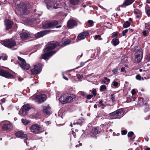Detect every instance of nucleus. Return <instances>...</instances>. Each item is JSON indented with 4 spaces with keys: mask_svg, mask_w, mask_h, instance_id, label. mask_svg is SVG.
Masks as SVG:
<instances>
[{
    "mask_svg": "<svg viewBox=\"0 0 150 150\" xmlns=\"http://www.w3.org/2000/svg\"><path fill=\"white\" fill-rule=\"evenodd\" d=\"M18 58L19 60L18 62V63L21 67L23 69H29L30 67L29 64L26 63L25 60L20 57H18Z\"/></svg>",
    "mask_w": 150,
    "mask_h": 150,
    "instance_id": "obj_6",
    "label": "nucleus"
},
{
    "mask_svg": "<svg viewBox=\"0 0 150 150\" xmlns=\"http://www.w3.org/2000/svg\"><path fill=\"white\" fill-rule=\"evenodd\" d=\"M143 110L145 112L149 111L150 108L147 103H145V104L143 105Z\"/></svg>",
    "mask_w": 150,
    "mask_h": 150,
    "instance_id": "obj_26",
    "label": "nucleus"
},
{
    "mask_svg": "<svg viewBox=\"0 0 150 150\" xmlns=\"http://www.w3.org/2000/svg\"><path fill=\"white\" fill-rule=\"evenodd\" d=\"M98 6L101 9H103V10H106V8H104L102 6H101V5L100 4H98Z\"/></svg>",
    "mask_w": 150,
    "mask_h": 150,
    "instance_id": "obj_52",
    "label": "nucleus"
},
{
    "mask_svg": "<svg viewBox=\"0 0 150 150\" xmlns=\"http://www.w3.org/2000/svg\"><path fill=\"white\" fill-rule=\"evenodd\" d=\"M134 135V133L132 132H129L127 134L128 137H132Z\"/></svg>",
    "mask_w": 150,
    "mask_h": 150,
    "instance_id": "obj_41",
    "label": "nucleus"
},
{
    "mask_svg": "<svg viewBox=\"0 0 150 150\" xmlns=\"http://www.w3.org/2000/svg\"><path fill=\"white\" fill-rule=\"evenodd\" d=\"M141 76L139 75H137L136 76V79L140 80L141 79Z\"/></svg>",
    "mask_w": 150,
    "mask_h": 150,
    "instance_id": "obj_49",
    "label": "nucleus"
},
{
    "mask_svg": "<svg viewBox=\"0 0 150 150\" xmlns=\"http://www.w3.org/2000/svg\"><path fill=\"white\" fill-rule=\"evenodd\" d=\"M92 93L93 94L94 96H95L96 94V91L95 89L93 90L92 91Z\"/></svg>",
    "mask_w": 150,
    "mask_h": 150,
    "instance_id": "obj_46",
    "label": "nucleus"
},
{
    "mask_svg": "<svg viewBox=\"0 0 150 150\" xmlns=\"http://www.w3.org/2000/svg\"><path fill=\"white\" fill-rule=\"evenodd\" d=\"M77 22L74 20H70L67 22L68 27L70 28H72L77 25Z\"/></svg>",
    "mask_w": 150,
    "mask_h": 150,
    "instance_id": "obj_14",
    "label": "nucleus"
},
{
    "mask_svg": "<svg viewBox=\"0 0 150 150\" xmlns=\"http://www.w3.org/2000/svg\"><path fill=\"white\" fill-rule=\"evenodd\" d=\"M127 131L125 130H124L121 131L122 134V135H125L127 133Z\"/></svg>",
    "mask_w": 150,
    "mask_h": 150,
    "instance_id": "obj_51",
    "label": "nucleus"
},
{
    "mask_svg": "<svg viewBox=\"0 0 150 150\" xmlns=\"http://www.w3.org/2000/svg\"><path fill=\"white\" fill-rule=\"evenodd\" d=\"M104 79V80L102 81V82L103 83H105L106 81L109 82L110 81V79L108 78L107 77H105Z\"/></svg>",
    "mask_w": 150,
    "mask_h": 150,
    "instance_id": "obj_37",
    "label": "nucleus"
},
{
    "mask_svg": "<svg viewBox=\"0 0 150 150\" xmlns=\"http://www.w3.org/2000/svg\"><path fill=\"white\" fill-rule=\"evenodd\" d=\"M83 122V119L82 118H81V119L78 120L76 123H74L73 125H75L76 124L77 125H79L81 126Z\"/></svg>",
    "mask_w": 150,
    "mask_h": 150,
    "instance_id": "obj_29",
    "label": "nucleus"
},
{
    "mask_svg": "<svg viewBox=\"0 0 150 150\" xmlns=\"http://www.w3.org/2000/svg\"><path fill=\"white\" fill-rule=\"evenodd\" d=\"M84 63L83 62H81L80 63V65H81V67H82L84 65Z\"/></svg>",
    "mask_w": 150,
    "mask_h": 150,
    "instance_id": "obj_60",
    "label": "nucleus"
},
{
    "mask_svg": "<svg viewBox=\"0 0 150 150\" xmlns=\"http://www.w3.org/2000/svg\"><path fill=\"white\" fill-rule=\"evenodd\" d=\"M131 93L132 95H135L136 94L135 90L134 89H133L131 91Z\"/></svg>",
    "mask_w": 150,
    "mask_h": 150,
    "instance_id": "obj_50",
    "label": "nucleus"
},
{
    "mask_svg": "<svg viewBox=\"0 0 150 150\" xmlns=\"http://www.w3.org/2000/svg\"><path fill=\"white\" fill-rule=\"evenodd\" d=\"M98 133V130L96 128H93L91 132V136L94 137Z\"/></svg>",
    "mask_w": 150,
    "mask_h": 150,
    "instance_id": "obj_24",
    "label": "nucleus"
},
{
    "mask_svg": "<svg viewBox=\"0 0 150 150\" xmlns=\"http://www.w3.org/2000/svg\"><path fill=\"white\" fill-rule=\"evenodd\" d=\"M71 42V41L69 40L65 41L62 45H61L62 46H64L67 45L69 44Z\"/></svg>",
    "mask_w": 150,
    "mask_h": 150,
    "instance_id": "obj_35",
    "label": "nucleus"
},
{
    "mask_svg": "<svg viewBox=\"0 0 150 150\" xmlns=\"http://www.w3.org/2000/svg\"><path fill=\"white\" fill-rule=\"evenodd\" d=\"M0 75L8 79L14 78V76L7 71L0 69Z\"/></svg>",
    "mask_w": 150,
    "mask_h": 150,
    "instance_id": "obj_9",
    "label": "nucleus"
},
{
    "mask_svg": "<svg viewBox=\"0 0 150 150\" xmlns=\"http://www.w3.org/2000/svg\"><path fill=\"white\" fill-rule=\"evenodd\" d=\"M145 150H150V148L147 147L145 149Z\"/></svg>",
    "mask_w": 150,
    "mask_h": 150,
    "instance_id": "obj_64",
    "label": "nucleus"
},
{
    "mask_svg": "<svg viewBox=\"0 0 150 150\" xmlns=\"http://www.w3.org/2000/svg\"><path fill=\"white\" fill-rule=\"evenodd\" d=\"M43 111L47 115H50L51 114L50 108L48 106L44 107H43Z\"/></svg>",
    "mask_w": 150,
    "mask_h": 150,
    "instance_id": "obj_23",
    "label": "nucleus"
},
{
    "mask_svg": "<svg viewBox=\"0 0 150 150\" xmlns=\"http://www.w3.org/2000/svg\"><path fill=\"white\" fill-rule=\"evenodd\" d=\"M136 54H143V52L141 48L139 46H136L135 47Z\"/></svg>",
    "mask_w": 150,
    "mask_h": 150,
    "instance_id": "obj_25",
    "label": "nucleus"
},
{
    "mask_svg": "<svg viewBox=\"0 0 150 150\" xmlns=\"http://www.w3.org/2000/svg\"><path fill=\"white\" fill-rule=\"evenodd\" d=\"M16 136L18 137H20L22 138H26L27 135L26 134L23 133L21 131H19L16 133Z\"/></svg>",
    "mask_w": 150,
    "mask_h": 150,
    "instance_id": "obj_22",
    "label": "nucleus"
},
{
    "mask_svg": "<svg viewBox=\"0 0 150 150\" xmlns=\"http://www.w3.org/2000/svg\"><path fill=\"white\" fill-rule=\"evenodd\" d=\"M112 43L114 46H115L119 44V40L116 38H114L112 41Z\"/></svg>",
    "mask_w": 150,
    "mask_h": 150,
    "instance_id": "obj_27",
    "label": "nucleus"
},
{
    "mask_svg": "<svg viewBox=\"0 0 150 150\" xmlns=\"http://www.w3.org/2000/svg\"><path fill=\"white\" fill-rule=\"evenodd\" d=\"M4 22L6 26V30H8L10 29L13 24V21L8 19H6L4 20Z\"/></svg>",
    "mask_w": 150,
    "mask_h": 150,
    "instance_id": "obj_18",
    "label": "nucleus"
},
{
    "mask_svg": "<svg viewBox=\"0 0 150 150\" xmlns=\"http://www.w3.org/2000/svg\"><path fill=\"white\" fill-rule=\"evenodd\" d=\"M7 56L6 55L2 54L0 56V59H2L3 60H5L7 59Z\"/></svg>",
    "mask_w": 150,
    "mask_h": 150,
    "instance_id": "obj_31",
    "label": "nucleus"
},
{
    "mask_svg": "<svg viewBox=\"0 0 150 150\" xmlns=\"http://www.w3.org/2000/svg\"><path fill=\"white\" fill-rule=\"evenodd\" d=\"M1 101L3 103H4L5 102V99H2L1 100Z\"/></svg>",
    "mask_w": 150,
    "mask_h": 150,
    "instance_id": "obj_58",
    "label": "nucleus"
},
{
    "mask_svg": "<svg viewBox=\"0 0 150 150\" xmlns=\"http://www.w3.org/2000/svg\"><path fill=\"white\" fill-rule=\"evenodd\" d=\"M93 96L91 95H88L87 96L86 98L88 99H91L92 97Z\"/></svg>",
    "mask_w": 150,
    "mask_h": 150,
    "instance_id": "obj_48",
    "label": "nucleus"
},
{
    "mask_svg": "<svg viewBox=\"0 0 150 150\" xmlns=\"http://www.w3.org/2000/svg\"><path fill=\"white\" fill-rule=\"evenodd\" d=\"M147 58L149 59H150V53L147 56Z\"/></svg>",
    "mask_w": 150,
    "mask_h": 150,
    "instance_id": "obj_61",
    "label": "nucleus"
},
{
    "mask_svg": "<svg viewBox=\"0 0 150 150\" xmlns=\"http://www.w3.org/2000/svg\"><path fill=\"white\" fill-rule=\"evenodd\" d=\"M82 55H83V54H81V55H80V56H78L77 57V58L78 59H79L82 56Z\"/></svg>",
    "mask_w": 150,
    "mask_h": 150,
    "instance_id": "obj_59",
    "label": "nucleus"
},
{
    "mask_svg": "<svg viewBox=\"0 0 150 150\" xmlns=\"http://www.w3.org/2000/svg\"><path fill=\"white\" fill-rule=\"evenodd\" d=\"M46 3L47 4V6L48 9H50L51 8L56 9L59 8V7H56L55 6L56 4V3L55 1L54 2L52 1H48L47 3V2Z\"/></svg>",
    "mask_w": 150,
    "mask_h": 150,
    "instance_id": "obj_15",
    "label": "nucleus"
},
{
    "mask_svg": "<svg viewBox=\"0 0 150 150\" xmlns=\"http://www.w3.org/2000/svg\"><path fill=\"white\" fill-rule=\"evenodd\" d=\"M89 35V33L88 32L85 31L80 33L78 35L77 38L79 40H81L84 39Z\"/></svg>",
    "mask_w": 150,
    "mask_h": 150,
    "instance_id": "obj_16",
    "label": "nucleus"
},
{
    "mask_svg": "<svg viewBox=\"0 0 150 150\" xmlns=\"http://www.w3.org/2000/svg\"><path fill=\"white\" fill-rule=\"evenodd\" d=\"M34 68L31 70V73L34 74H39L41 71V64H39L34 66Z\"/></svg>",
    "mask_w": 150,
    "mask_h": 150,
    "instance_id": "obj_10",
    "label": "nucleus"
},
{
    "mask_svg": "<svg viewBox=\"0 0 150 150\" xmlns=\"http://www.w3.org/2000/svg\"><path fill=\"white\" fill-rule=\"evenodd\" d=\"M145 139L147 142H148L149 140V139L148 138H145Z\"/></svg>",
    "mask_w": 150,
    "mask_h": 150,
    "instance_id": "obj_63",
    "label": "nucleus"
},
{
    "mask_svg": "<svg viewBox=\"0 0 150 150\" xmlns=\"http://www.w3.org/2000/svg\"><path fill=\"white\" fill-rule=\"evenodd\" d=\"M32 108V106L31 105L27 104L22 106L21 111L22 112L23 115H25L27 114L28 112Z\"/></svg>",
    "mask_w": 150,
    "mask_h": 150,
    "instance_id": "obj_11",
    "label": "nucleus"
},
{
    "mask_svg": "<svg viewBox=\"0 0 150 150\" xmlns=\"http://www.w3.org/2000/svg\"><path fill=\"white\" fill-rule=\"evenodd\" d=\"M21 121H22V122L25 125H26L29 123V122H28V121L26 120V119H22L21 120Z\"/></svg>",
    "mask_w": 150,
    "mask_h": 150,
    "instance_id": "obj_39",
    "label": "nucleus"
},
{
    "mask_svg": "<svg viewBox=\"0 0 150 150\" xmlns=\"http://www.w3.org/2000/svg\"><path fill=\"white\" fill-rule=\"evenodd\" d=\"M72 134L74 138H76V135L75 132H73Z\"/></svg>",
    "mask_w": 150,
    "mask_h": 150,
    "instance_id": "obj_55",
    "label": "nucleus"
},
{
    "mask_svg": "<svg viewBox=\"0 0 150 150\" xmlns=\"http://www.w3.org/2000/svg\"><path fill=\"white\" fill-rule=\"evenodd\" d=\"M145 25V28L150 31V22L146 23Z\"/></svg>",
    "mask_w": 150,
    "mask_h": 150,
    "instance_id": "obj_34",
    "label": "nucleus"
},
{
    "mask_svg": "<svg viewBox=\"0 0 150 150\" xmlns=\"http://www.w3.org/2000/svg\"><path fill=\"white\" fill-rule=\"evenodd\" d=\"M111 99L112 100V101H113L115 99V98L114 96H112L111 97Z\"/></svg>",
    "mask_w": 150,
    "mask_h": 150,
    "instance_id": "obj_62",
    "label": "nucleus"
},
{
    "mask_svg": "<svg viewBox=\"0 0 150 150\" xmlns=\"http://www.w3.org/2000/svg\"><path fill=\"white\" fill-rule=\"evenodd\" d=\"M117 34L116 33L114 34L112 36L113 37H115L117 38Z\"/></svg>",
    "mask_w": 150,
    "mask_h": 150,
    "instance_id": "obj_57",
    "label": "nucleus"
},
{
    "mask_svg": "<svg viewBox=\"0 0 150 150\" xmlns=\"http://www.w3.org/2000/svg\"><path fill=\"white\" fill-rule=\"evenodd\" d=\"M125 71V68L124 67H122L121 69V72H124Z\"/></svg>",
    "mask_w": 150,
    "mask_h": 150,
    "instance_id": "obj_54",
    "label": "nucleus"
},
{
    "mask_svg": "<svg viewBox=\"0 0 150 150\" xmlns=\"http://www.w3.org/2000/svg\"><path fill=\"white\" fill-rule=\"evenodd\" d=\"M63 78H64V79L65 80H68V78H67V77H65L64 76V75L63 74Z\"/></svg>",
    "mask_w": 150,
    "mask_h": 150,
    "instance_id": "obj_56",
    "label": "nucleus"
},
{
    "mask_svg": "<svg viewBox=\"0 0 150 150\" xmlns=\"http://www.w3.org/2000/svg\"><path fill=\"white\" fill-rule=\"evenodd\" d=\"M90 26H92L93 25V22L91 20H89L87 21Z\"/></svg>",
    "mask_w": 150,
    "mask_h": 150,
    "instance_id": "obj_40",
    "label": "nucleus"
},
{
    "mask_svg": "<svg viewBox=\"0 0 150 150\" xmlns=\"http://www.w3.org/2000/svg\"><path fill=\"white\" fill-rule=\"evenodd\" d=\"M49 33L50 31L48 30H44L38 32L35 35V36L36 38H38L42 37L47 34H48Z\"/></svg>",
    "mask_w": 150,
    "mask_h": 150,
    "instance_id": "obj_17",
    "label": "nucleus"
},
{
    "mask_svg": "<svg viewBox=\"0 0 150 150\" xmlns=\"http://www.w3.org/2000/svg\"><path fill=\"white\" fill-rule=\"evenodd\" d=\"M94 39L95 40L98 39L99 40H101L102 39L100 36L98 35H96L94 37Z\"/></svg>",
    "mask_w": 150,
    "mask_h": 150,
    "instance_id": "obj_36",
    "label": "nucleus"
},
{
    "mask_svg": "<svg viewBox=\"0 0 150 150\" xmlns=\"http://www.w3.org/2000/svg\"><path fill=\"white\" fill-rule=\"evenodd\" d=\"M142 34L144 37H146L147 35V33L146 30H144L142 32Z\"/></svg>",
    "mask_w": 150,
    "mask_h": 150,
    "instance_id": "obj_47",
    "label": "nucleus"
},
{
    "mask_svg": "<svg viewBox=\"0 0 150 150\" xmlns=\"http://www.w3.org/2000/svg\"><path fill=\"white\" fill-rule=\"evenodd\" d=\"M58 24V21H52L47 22L43 24V27L44 28H49L55 27L57 28L62 27L61 25L55 26Z\"/></svg>",
    "mask_w": 150,
    "mask_h": 150,
    "instance_id": "obj_5",
    "label": "nucleus"
},
{
    "mask_svg": "<svg viewBox=\"0 0 150 150\" xmlns=\"http://www.w3.org/2000/svg\"><path fill=\"white\" fill-rule=\"evenodd\" d=\"M143 54H136L134 62L135 63H138L140 62L142 57Z\"/></svg>",
    "mask_w": 150,
    "mask_h": 150,
    "instance_id": "obj_21",
    "label": "nucleus"
},
{
    "mask_svg": "<svg viewBox=\"0 0 150 150\" xmlns=\"http://www.w3.org/2000/svg\"><path fill=\"white\" fill-rule=\"evenodd\" d=\"M128 31V29H126L122 31V34L123 36H125V35L126 33H127Z\"/></svg>",
    "mask_w": 150,
    "mask_h": 150,
    "instance_id": "obj_43",
    "label": "nucleus"
},
{
    "mask_svg": "<svg viewBox=\"0 0 150 150\" xmlns=\"http://www.w3.org/2000/svg\"><path fill=\"white\" fill-rule=\"evenodd\" d=\"M18 10L22 13L26 15L29 13L28 5H26L25 4L22 2L18 4Z\"/></svg>",
    "mask_w": 150,
    "mask_h": 150,
    "instance_id": "obj_4",
    "label": "nucleus"
},
{
    "mask_svg": "<svg viewBox=\"0 0 150 150\" xmlns=\"http://www.w3.org/2000/svg\"><path fill=\"white\" fill-rule=\"evenodd\" d=\"M21 38L24 40H26L32 38L33 34H30L27 33H23L20 34Z\"/></svg>",
    "mask_w": 150,
    "mask_h": 150,
    "instance_id": "obj_13",
    "label": "nucleus"
},
{
    "mask_svg": "<svg viewBox=\"0 0 150 150\" xmlns=\"http://www.w3.org/2000/svg\"><path fill=\"white\" fill-rule=\"evenodd\" d=\"M99 104H100V106H101V108L103 109L104 108V107L106 106L105 103H103V101L102 100L100 101L99 102Z\"/></svg>",
    "mask_w": 150,
    "mask_h": 150,
    "instance_id": "obj_33",
    "label": "nucleus"
},
{
    "mask_svg": "<svg viewBox=\"0 0 150 150\" xmlns=\"http://www.w3.org/2000/svg\"><path fill=\"white\" fill-rule=\"evenodd\" d=\"M138 102L141 105H144L145 103H144V98L142 97L140 98L139 99Z\"/></svg>",
    "mask_w": 150,
    "mask_h": 150,
    "instance_id": "obj_32",
    "label": "nucleus"
},
{
    "mask_svg": "<svg viewBox=\"0 0 150 150\" xmlns=\"http://www.w3.org/2000/svg\"><path fill=\"white\" fill-rule=\"evenodd\" d=\"M124 112L123 108L117 110L109 114L110 117L111 119H120L123 116Z\"/></svg>",
    "mask_w": 150,
    "mask_h": 150,
    "instance_id": "obj_3",
    "label": "nucleus"
},
{
    "mask_svg": "<svg viewBox=\"0 0 150 150\" xmlns=\"http://www.w3.org/2000/svg\"><path fill=\"white\" fill-rule=\"evenodd\" d=\"M3 43L5 46L10 48L16 45V42L12 39L4 40Z\"/></svg>",
    "mask_w": 150,
    "mask_h": 150,
    "instance_id": "obj_7",
    "label": "nucleus"
},
{
    "mask_svg": "<svg viewBox=\"0 0 150 150\" xmlns=\"http://www.w3.org/2000/svg\"><path fill=\"white\" fill-rule=\"evenodd\" d=\"M31 132L35 134H39L42 132L41 127L38 125L35 124L32 125L30 128Z\"/></svg>",
    "mask_w": 150,
    "mask_h": 150,
    "instance_id": "obj_8",
    "label": "nucleus"
},
{
    "mask_svg": "<svg viewBox=\"0 0 150 150\" xmlns=\"http://www.w3.org/2000/svg\"><path fill=\"white\" fill-rule=\"evenodd\" d=\"M134 1V0H125L121 5V6L122 7H125L126 6L132 4Z\"/></svg>",
    "mask_w": 150,
    "mask_h": 150,
    "instance_id": "obj_20",
    "label": "nucleus"
},
{
    "mask_svg": "<svg viewBox=\"0 0 150 150\" xmlns=\"http://www.w3.org/2000/svg\"><path fill=\"white\" fill-rule=\"evenodd\" d=\"M75 100V97L73 95H69L64 94L59 98V101L62 103H69L73 102Z\"/></svg>",
    "mask_w": 150,
    "mask_h": 150,
    "instance_id": "obj_2",
    "label": "nucleus"
},
{
    "mask_svg": "<svg viewBox=\"0 0 150 150\" xmlns=\"http://www.w3.org/2000/svg\"><path fill=\"white\" fill-rule=\"evenodd\" d=\"M81 95L83 96H84L86 95L85 93L83 91L81 92Z\"/></svg>",
    "mask_w": 150,
    "mask_h": 150,
    "instance_id": "obj_53",
    "label": "nucleus"
},
{
    "mask_svg": "<svg viewBox=\"0 0 150 150\" xmlns=\"http://www.w3.org/2000/svg\"><path fill=\"white\" fill-rule=\"evenodd\" d=\"M46 95L44 94H41L38 95L36 96L35 97L38 103L43 102L46 99Z\"/></svg>",
    "mask_w": 150,
    "mask_h": 150,
    "instance_id": "obj_12",
    "label": "nucleus"
},
{
    "mask_svg": "<svg viewBox=\"0 0 150 150\" xmlns=\"http://www.w3.org/2000/svg\"><path fill=\"white\" fill-rule=\"evenodd\" d=\"M12 125L10 123H6L4 124L2 127V129L4 131H10L13 128Z\"/></svg>",
    "mask_w": 150,
    "mask_h": 150,
    "instance_id": "obj_19",
    "label": "nucleus"
},
{
    "mask_svg": "<svg viewBox=\"0 0 150 150\" xmlns=\"http://www.w3.org/2000/svg\"><path fill=\"white\" fill-rule=\"evenodd\" d=\"M118 69L117 68L114 69L112 70V72L114 74H116L118 71Z\"/></svg>",
    "mask_w": 150,
    "mask_h": 150,
    "instance_id": "obj_44",
    "label": "nucleus"
},
{
    "mask_svg": "<svg viewBox=\"0 0 150 150\" xmlns=\"http://www.w3.org/2000/svg\"><path fill=\"white\" fill-rule=\"evenodd\" d=\"M106 88V86L105 85H102L100 86V91H103L104 90H105Z\"/></svg>",
    "mask_w": 150,
    "mask_h": 150,
    "instance_id": "obj_38",
    "label": "nucleus"
},
{
    "mask_svg": "<svg viewBox=\"0 0 150 150\" xmlns=\"http://www.w3.org/2000/svg\"><path fill=\"white\" fill-rule=\"evenodd\" d=\"M70 3L72 5H77L79 2V0H70Z\"/></svg>",
    "mask_w": 150,
    "mask_h": 150,
    "instance_id": "obj_28",
    "label": "nucleus"
},
{
    "mask_svg": "<svg viewBox=\"0 0 150 150\" xmlns=\"http://www.w3.org/2000/svg\"><path fill=\"white\" fill-rule=\"evenodd\" d=\"M146 13L148 17H150V9H148L146 11Z\"/></svg>",
    "mask_w": 150,
    "mask_h": 150,
    "instance_id": "obj_45",
    "label": "nucleus"
},
{
    "mask_svg": "<svg viewBox=\"0 0 150 150\" xmlns=\"http://www.w3.org/2000/svg\"><path fill=\"white\" fill-rule=\"evenodd\" d=\"M112 84L115 87H117L118 85V83L114 81L112 83Z\"/></svg>",
    "mask_w": 150,
    "mask_h": 150,
    "instance_id": "obj_42",
    "label": "nucleus"
},
{
    "mask_svg": "<svg viewBox=\"0 0 150 150\" xmlns=\"http://www.w3.org/2000/svg\"><path fill=\"white\" fill-rule=\"evenodd\" d=\"M59 44L57 42H49L47 44L46 47L44 48L43 51L44 53L42 55V58L45 60H48L50 57L55 53L56 52L50 51V50L53 49L59 45Z\"/></svg>",
    "mask_w": 150,
    "mask_h": 150,
    "instance_id": "obj_1",
    "label": "nucleus"
},
{
    "mask_svg": "<svg viewBox=\"0 0 150 150\" xmlns=\"http://www.w3.org/2000/svg\"><path fill=\"white\" fill-rule=\"evenodd\" d=\"M130 24L128 21H126L123 24V27L125 28H127L130 26Z\"/></svg>",
    "mask_w": 150,
    "mask_h": 150,
    "instance_id": "obj_30",
    "label": "nucleus"
}]
</instances>
